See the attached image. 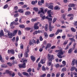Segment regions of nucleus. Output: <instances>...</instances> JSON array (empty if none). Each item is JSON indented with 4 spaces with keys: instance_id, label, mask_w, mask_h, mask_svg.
<instances>
[{
    "instance_id": "obj_1",
    "label": "nucleus",
    "mask_w": 77,
    "mask_h": 77,
    "mask_svg": "<svg viewBox=\"0 0 77 77\" xmlns=\"http://www.w3.org/2000/svg\"><path fill=\"white\" fill-rule=\"evenodd\" d=\"M20 62H23V63L22 64H18V66L19 68H25L26 67V62L27 63V60L22 59V60L20 61Z\"/></svg>"
},
{
    "instance_id": "obj_2",
    "label": "nucleus",
    "mask_w": 77,
    "mask_h": 77,
    "mask_svg": "<svg viewBox=\"0 0 77 77\" xmlns=\"http://www.w3.org/2000/svg\"><path fill=\"white\" fill-rule=\"evenodd\" d=\"M63 53L62 50L60 49V51L57 53V56L58 58H59L60 59H62V55H63Z\"/></svg>"
},
{
    "instance_id": "obj_3",
    "label": "nucleus",
    "mask_w": 77,
    "mask_h": 77,
    "mask_svg": "<svg viewBox=\"0 0 77 77\" xmlns=\"http://www.w3.org/2000/svg\"><path fill=\"white\" fill-rule=\"evenodd\" d=\"M29 46H28L27 47V51H26L25 53V54L24 55V56L25 57H28V53H29Z\"/></svg>"
},
{
    "instance_id": "obj_4",
    "label": "nucleus",
    "mask_w": 77,
    "mask_h": 77,
    "mask_svg": "<svg viewBox=\"0 0 77 77\" xmlns=\"http://www.w3.org/2000/svg\"><path fill=\"white\" fill-rule=\"evenodd\" d=\"M48 60H54V55L48 54Z\"/></svg>"
},
{
    "instance_id": "obj_5",
    "label": "nucleus",
    "mask_w": 77,
    "mask_h": 77,
    "mask_svg": "<svg viewBox=\"0 0 77 77\" xmlns=\"http://www.w3.org/2000/svg\"><path fill=\"white\" fill-rule=\"evenodd\" d=\"M8 54H15V51L14 50L11 49V50H8Z\"/></svg>"
},
{
    "instance_id": "obj_6",
    "label": "nucleus",
    "mask_w": 77,
    "mask_h": 77,
    "mask_svg": "<svg viewBox=\"0 0 77 77\" xmlns=\"http://www.w3.org/2000/svg\"><path fill=\"white\" fill-rule=\"evenodd\" d=\"M38 23H39V22L36 23L34 24V28L35 30H38V29H39V26H38Z\"/></svg>"
},
{
    "instance_id": "obj_7",
    "label": "nucleus",
    "mask_w": 77,
    "mask_h": 77,
    "mask_svg": "<svg viewBox=\"0 0 77 77\" xmlns=\"http://www.w3.org/2000/svg\"><path fill=\"white\" fill-rule=\"evenodd\" d=\"M42 33V31L39 30H38V31L36 30L34 32L33 34L34 35H36L38 34V33Z\"/></svg>"
},
{
    "instance_id": "obj_8",
    "label": "nucleus",
    "mask_w": 77,
    "mask_h": 77,
    "mask_svg": "<svg viewBox=\"0 0 77 77\" xmlns=\"http://www.w3.org/2000/svg\"><path fill=\"white\" fill-rule=\"evenodd\" d=\"M48 29L49 30L50 32H52L53 30V28H54V26H51V24H49L48 25Z\"/></svg>"
},
{
    "instance_id": "obj_9",
    "label": "nucleus",
    "mask_w": 77,
    "mask_h": 77,
    "mask_svg": "<svg viewBox=\"0 0 77 77\" xmlns=\"http://www.w3.org/2000/svg\"><path fill=\"white\" fill-rule=\"evenodd\" d=\"M51 47V44L50 43H48L46 45V46L45 48V49L47 50L48 49V48H49Z\"/></svg>"
},
{
    "instance_id": "obj_10",
    "label": "nucleus",
    "mask_w": 77,
    "mask_h": 77,
    "mask_svg": "<svg viewBox=\"0 0 77 77\" xmlns=\"http://www.w3.org/2000/svg\"><path fill=\"white\" fill-rule=\"evenodd\" d=\"M52 5H50L48 7V8L49 9L53 10V7H54V6H53L54 4L53 3H52Z\"/></svg>"
},
{
    "instance_id": "obj_11",
    "label": "nucleus",
    "mask_w": 77,
    "mask_h": 77,
    "mask_svg": "<svg viewBox=\"0 0 77 77\" xmlns=\"http://www.w3.org/2000/svg\"><path fill=\"white\" fill-rule=\"evenodd\" d=\"M52 60H48V62L47 63V64L49 66H50L51 65Z\"/></svg>"
},
{
    "instance_id": "obj_12",
    "label": "nucleus",
    "mask_w": 77,
    "mask_h": 77,
    "mask_svg": "<svg viewBox=\"0 0 77 77\" xmlns=\"http://www.w3.org/2000/svg\"><path fill=\"white\" fill-rule=\"evenodd\" d=\"M8 36H9V38H12L13 37V34L12 33H8Z\"/></svg>"
},
{
    "instance_id": "obj_13",
    "label": "nucleus",
    "mask_w": 77,
    "mask_h": 77,
    "mask_svg": "<svg viewBox=\"0 0 77 77\" xmlns=\"http://www.w3.org/2000/svg\"><path fill=\"white\" fill-rule=\"evenodd\" d=\"M31 60H32L33 62H35V60H36V58H35V57H34L33 56H31Z\"/></svg>"
},
{
    "instance_id": "obj_14",
    "label": "nucleus",
    "mask_w": 77,
    "mask_h": 77,
    "mask_svg": "<svg viewBox=\"0 0 77 77\" xmlns=\"http://www.w3.org/2000/svg\"><path fill=\"white\" fill-rule=\"evenodd\" d=\"M53 19L52 18H48V22L49 23V24H51V23H52V20Z\"/></svg>"
},
{
    "instance_id": "obj_15",
    "label": "nucleus",
    "mask_w": 77,
    "mask_h": 77,
    "mask_svg": "<svg viewBox=\"0 0 77 77\" xmlns=\"http://www.w3.org/2000/svg\"><path fill=\"white\" fill-rule=\"evenodd\" d=\"M4 32H3V31L2 30L1 31V32H0V38H2V36H4Z\"/></svg>"
},
{
    "instance_id": "obj_16",
    "label": "nucleus",
    "mask_w": 77,
    "mask_h": 77,
    "mask_svg": "<svg viewBox=\"0 0 77 77\" xmlns=\"http://www.w3.org/2000/svg\"><path fill=\"white\" fill-rule=\"evenodd\" d=\"M68 6L69 7H70L71 8H73L75 6V4H69V5H68Z\"/></svg>"
},
{
    "instance_id": "obj_17",
    "label": "nucleus",
    "mask_w": 77,
    "mask_h": 77,
    "mask_svg": "<svg viewBox=\"0 0 77 77\" xmlns=\"http://www.w3.org/2000/svg\"><path fill=\"white\" fill-rule=\"evenodd\" d=\"M18 32V30L16 29L14 30L13 32V36H14L15 35H17V33Z\"/></svg>"
},
{
    "instance_id": "obj_18",
    "label": "nucleus",
    "mask_w": 77,
    "mask_h": 77,
    "mask_svg": "<svg viewBox=\"0 0 77 77\" xmlns=\"http://www.w3.org/2000/svg\"><path fill=\"white\" fill-rule=\"evenodd\" d=\"M54 10H60V8L59 7V6H56L54 7Z\"/></svg>"
},
{
    "instance_id": "obj_19",
    "label": "nucleus",
    "mask_w": 77,
    "mask_h": 77,
    "mask_svg": "<svg viewBox=\"0 0 77 77\" xmlns=\"http://www.w3.org/2000/svg\"><path fill=\"white\" fill-rule=\"evenodd\" d=\"M30 14H31V13L30 11H26L25 14V15H30Z\"/></svg>"
},
{
    "instance_id": "obj_20",
    "label": "nucleus",
    "mask_w": 77,
    "mask_h": 77,
    "mask_svg": "<svg viewBox=\"0 0 77 77\" xmlns=\"http://www.w3.org/2000/svg\"><path fill=\"white\" fill-rule=\"evenodd\" d=\"M1 66L2 68H7L8 67V66L6 65H5L4 64H3L1 65Z\"/></svg>"
},
{
    "instance_id": "obj_21",
    "label": "nucleus",
    "mask_w": 77,
    "mask_h": 77,
    "mask_svg": "<svg viewBox=\"0 0 77 77\" xmlns=\"http://www.w3.org/2000/svg\"><path fill=\"white\" fill-rule=\"evenodd\" d=\"M18 12L20 13H23L24 12V10L23 9H19L18 10Z\"/></svg>"
},
{
    "instance_id": "obj_22",
    "label": "nucleus",
    "mask_w": 77,
    "mask_h": 77,
    "mask_svg": "<svg viewBox=\"0 0 77 77\" xmlns=\"http://www.w3.org/2000/svg\"><path fill=\"white\" fill-rule=\"evenodd\" d=\"M19 27L21 29H24V28H25V26L24 25H20L19 26Z\"/></svg>"
},
{
    "instance_id": "obj_23",
    "label": "nucleus",
    "mask_w": 77,
    "mask_h": 77,
    "mask_svg": "<svg viewBox=\"0 0 77 77\" xmlns=\"http://www.w3.org/2000/svg\"><path fill=\"white\" fill-rule=\"evenodd\" d=\"M45 30L46 32H47V31H48V24H47L45 25Z\"/></svg>"
},
{
    "instance_id": "obj_24",
    "label": "nucleus",
    "mask_w": 77,
    "mask_h": 77,
    "mask_svg": "<svg viewBox=\"0 0 77 77\" xmlns=\"http://www.w3.org/2000/svg\"><path fill=\"white\" fill-rule=\"evenodd\" d=\"M71 30L72 32H75L76 31V30H75V29H74V28L72 27L71 28Z\"/></svg>"
},
{
    "instance_id": "obj_25",
    "label": "nucleus",
    "mask_w": 77,
    "mask_h": 77,
    "mask_svg": "<svg viewBox=\"0 0 77 77\" xmlns=\"http://www.w3.org/2000/svg\"><path fill=\"white\" fill-rule=\"evenodd\" d=\"M50 5H53L52 3H46L45 5L47 7H48Z\"/></svg>"
},
{
    "instance_id": "obj_26",
    "label": "nucleus",
    "mask_w": 77,
    "mask_h": 77,
    "mask_svg": "<svg viewBox=\"0 0 77 77\" xmlns=\"http://www.w3.org/2000/svg\"><path fill=\"white\" fill-rule=\"evenodd\" d=\"M75 61V59H73V60L72 61V63L71 64L72 66H74V63Z\"/></svg>"
},
{
    "instance_id": "obj_27",
    "label": "nucleus",
    "mask_w": 77,
    "mask_h": 77,
    "mask_svg": "<svg viewBox=\"0 0 77 77\" xmlns=\"http://www.w3.org/2000/svg\"><path fill=\"white\" fill-rule=\"evenodd\" d=\"M44 35H45V37L46 38H47V37L48 36V35L47 34V32H45Z\"/></svg>"
},
{
    "instance_id": "obj_28",
    "label": "nucleus",
    "mask_w": 77,
    "mask_h": 77,
    "mask_svg": "<svg viewBox=\"0 0 77 77\" xmlns=\"http://www.w3.org/2000/svg\"><path fill=\"white\" fill-rule=\"evenodd\" d=\"M72 52V48H71L68 51V53H71Z\"/></svg>"
},
{
    "instance_id": "obj_29",
    "label": "nucleus",
    "mask_w": 77,
    "mask_h": 77,
    "mask_svg": "<svg viewBox=\"0 0 77 77\" xmlns=\"http://www.w3.org/2000/svg\"><path fill=\"white\" fill-rule=\"evenodd\" d=\"M0 60L2 62H4V61L3 60V58H2V57L1 55H0Z\"/></svg>"
},
{
    "instance_id": "obj_30",
    "label": "nucleus",
    "mask_w": 77,
    "mask_h": 77,
    "mask_svg": "<svg viewBox=\"0 0 77 77\" xmlns=\"http://www.w3.org/2000/svg\"><path fill=\"white\" fill-rule=\"evenodd\" d=\"M7 64L8 65V66H12V64H13V63H11L10 62H8L7 63Z\"/></svg>"
},
{
    "instance_id": "obj_31",
    "label": "nucleus",
    "mask_w": 77,
    "mask_h": 77,
    "mask_svg": "<svg viewBox=\"0 0 77 77\" xmlns=\"http://www.w3.org/2000/svg\"><path fill=\"white\" fill-rule=\"evenodd\" d=\"M12 72V71H9L8 70H5V73H7L8 74H9V73H11Z\"/></svg>"
},
{
    "instance_id": "obj_32",
    "label": "nucleus",
    "mask_w": 77,
    "mask_h": 77,
    "mask_svg": "<svg viewBox=\"0 0 77 77\" xmlns=\"http://www.w3.org/2000/svg\"><path fill=\"white\" fill-rule=\"evenodd\" d=\"M75 67L74 66H72V67L71 69H70V71H74L75 69Z\"/></svg>"
},
{
    "instance_id": "obj_33",
    "label": "nucleus",
    "mask_w": 77,
    "mask_h": 77,
    "mask_svg": "<svg viewBox=\"0 0 77 77\" xmlns=\"http://www.w3.org/2000/svg\"><path fill=\"white\" fill-rule=\"evenodd\" d=\"M44 59H42L41 60V61H40V63H42V64H44V63H45V61H44Z\"/></svg>"
},
{
    "instance_id": "obj_34",
    "label": "nucleus",
    "mask_w": 77,
    "mask_h": 77,
    "mask_svg": "<svg viewBox=\"0 0 77 77\" xmlns=\"http://www.w3.org/2000/svg\"><path fill=\"white\" fill-rule=\"evenodd\" d=\"M23 75H29L28 73L26 72H23Z\"/></svg>"
},
{
    "instance_id": "obj_35",
    "label": "nucleus",
    "mask_w": 77,
    "mask_h": 77,
    "mask_svg": "<svg viewBox=\"0 0 77 77\" xmlns=\"http://www.w3.org/2000/svg\"><path fill=\"white\" fill-rule=\"evenodd\" d=\"M33 10H34V11H38V8H35L34 7L33 8Z\"/></svg>"
},
{
    "instance_id": "obj_36",
    "label": "nucleus",
    "mask_w": 77,
    "mask_h": 77,
    "mask_svg": "<svg viewBox=\"0 0 77 77\" xmlns=\"http://www.w3.org/2000/svg\"><path fill=\"white\" fill-rule=\"evenodd\" d=\"M40 11L42 12V14H45V13L44 11V9H43V8H41V10Z\"/></svg>"
},
{
    "instance_id": "obj_37",
    "label": "nucleus",
    "mask_w": 77,
    "mask_h": 77,
    "mask_svg": "<svg viewBox=\"0 0 77 77\" xmlns=\"http://www.w3.org/2000/svg\"><path fill=\"white\" fill-rule=\"evenodd\" d=\"M56 20H57V18L56 17L54 18L53 21V23H54L56 21Z\"/></svg>"
},
{
    "instance_id": "obj_38",
    "label": "nucleus",
    "mask_w": 77,
    "mask_h": 77,
    "mask_svg": "<svg viewBox=\"0 0 77 77\" xmlns=\"http://www.w3.org/2000/svg\"><path fill=\"white\" fill-rule=\"evenodd\" d=\"M61 71H63V72H64V71H66V68H63L62 69Z\"/></svg>"
},
{
    "instance_id": "obj_39",
    "label": "nucleus",
    "mask_w": 77,
    "mask_h": 77,
    "mask_svg": "<svg viewBox=\"0 0 77 77\" xmlns=\"http://www.w3.org/2000/svg\"><path fill=\"white\" fill-rule=\"evenodd\" d=\"M60 72L57 73L56 75V77H59V76H60Z\"/></svg>"
},
{
    "instance_id": "obj_40",
    "label": "nucleus",
    "mask_w": 77,
    "mask_h": 77,
    "mask_svg": "<svg viewBox=\"0 0 77 77\" xmlns=\"http://www.w3.org/2000/svg\"><path fill=\"white\" fill-rule=\"evenodd\" d=\"M62 63L63 64V66H65V65H66V62H65V61H63L62 62Z\"/></svg>"
},
{
    "instance_id": "obj_41",
    "label": "nucleus",
    "mask_w": 77,
    "mask_h": 77,
    "mask_svg": "<svg viewBox=\"0 0 77 77\" xmlns=\"http://www.w3.org/2000/svg\"><path fill=\"white\" fill-rule=\"evenodd\" d=\"M31 29V28L30 27H27L25 28V30H30Z\"/></svg>"
},
{
    "instance_id": "obj_42",
    "label": "nucleus",
    "mask_w": 77,
    "mask_h": 77,
    "mask_svg": "<svg viewBox=\"0 0 77 77\" xmlns=\"http://www.w3.org/2000/svg\"><path fill=\"white\" fill-rule=\"evenodd\" d=\"M54 36V33L51 34L49 35V37H50V38H51L53 37Z\"/></svg>"
},
{
    "instance_id": "obj_43",
    "label": "nucleus",
    "mask_w": 77,
    "mask_h": 77,
    "mask_svg": "<svg viewBox=\"0 0 77 77\" xmlns=\"http://www.w3.org/2000/svg\"><path fill=\"white\" fill-rule=\"evenodd\" d=\"M8 8V4H6L5 5L3 8L4 9H6V8Z\"/></svg>"
},
{
    "instance_id": "obj_44",
    "label": "nucleus",
    "mask_w": 77,
    "mask_h": 77,
    "mask_svg": "<svg viewBox=\"0 0 77 77\" xmlns=\"http://www.w3.org/2000/svg\"><path fill=\"white\" fill-rule=\"evenodd\" d=\"M47 45V41L45 40L44 41H43V45Z\"/></svg>"
},
{
    "instance_id": "obj_45",
    "label": "nucleus",
    "mask_w": 77,
    "mask_h": 77,
    "mask_svg": "<svg viewBox=\"0 0 77 77\" xmlns=\"http://www.w3.org/2000/svg\"><path fill=\"white\" fill-rule=\"evenodd\" d=\"M21 45L20 46V48L21 49H23L24 48V45L22 43H21Z\"/></svg>"
},
{
    "instance_id": "obj_46",
    "label": "nucleus",
    "mask_w": 77,
    "mask_h": 77,
    "mask_svg": "<svg viewBox=\"0 0 77 77\" xmlns=\"http://www.w3.org/2000/svg\"><path fill=\"white\" fill-rule=\"evenodd\" d=\"M37 20L36 19H31V22H35V21H36Z\"/></svg>"
},
{
    "instance_id": "obj_47",
    "label": "nucleus",
    "mask_w": 77,
    "mask_h": 77,
    "mask_svg": "<svg viewBox=\"0 0 77 77\" xmlns=\"http://www.w3.org/2000/svg\"><path fill=\"white\" fill-rule=\"evenodd\" d=\"M57 31L59 33H62V29H57Z\"/></svg>"
},
{
    "instance_id": "obj_48",
    "label": "nucleus",
    "mask_w": 77,
    "mask_h": 77,
    "mask_svg": "<svg viewBox=\"0 0 77 77\" xmlns=\"http://www.w3.org/2000/svg\"><path fill=\"white\" fill-rule=\"evenodd\" d=\"M47 14H51V10H49L47 12Z\"/></svg>"
},
{
    "instance_id": "obj_49",
    "label": "nucleus",
    "mask_w": 77,
    "mask_h": 77,
    "mask_svg": "<svg viewBox=\"0 0 77 77\" xmlns=\"http://www.w3.org/2000/svg\"><path fill=\"white\" fill-rule=\"evenodd\" d=\"M69 39H70V40H71L72 41H73V42H75V39H74V38H69Z\"/></svg>"
},
{
    "instance_id": "obj_50",
    "label": "nucleus",
    "mask_w": 77,
    "mask_h": 77,
    "mask_svg": "<svg viewBox=\"0 0 77 77\" xmlns=\"http://www.w3.org/2000/svg\"><path fill=\"white\" fill-rule=\"evenodd\" d=\"M35 43H36V44H40V42L39 41V39H37Z\"/></svg>"
},
{
    "instance_id": "obj_51",
    "label": "nucleus",
    "mask_w": 77,
    "mask_h": 77,
    "mask_svg": "<svg viewBox=\"0 0 77 77\" xmlns=\"http://www.w3.org/2000/svg\"><path fill=\"white\" fill-rule=\"evenodd\" d=\"M18 40H19V37L18 36H17L16 38V41L15 42H17L18 41Z\"/></svg>"
},
{
    "instance_id": "obj_52",
    "label": "nucleus",
    "mask_w": 77,
    "mask_h": 77,
    "mask_svg": "<svg viewBox=\"0 0 77 77\" xmlns=\"http://www.w3.org/2000/svg\"><path fill=\"white\" fill-rule=\"evenodd\" d=\"M31 71H32V69H31L30 68H29L27 70V72H30Z\"/></svg>"
},
{
    "instance_id": "obj_53",
    "label": "nucleus",
    "mask_w": 77,
    "mask_h": 77,
    "mask_svg": "<svg viewBox=\"0 0 77 77\" xmlns=\"http://www.w3.org/2000/svg\"><path fill=\"white\" fill-rule=\"evenodd\" d=\"M40 59H41V58L40 57L36 61V63H38V62H39V60H40Z\"/></svg>"
},
{
    "instance_id": "obj_54",
    "label": "nucleus",
    "mask_w": 77,
    "mask_h": 77,
    "mask_svg": "<svg viewBox=\"0 0 77 77\" xmlns=\"http://www.w3.org/2000/svg\"><path fill=\"white\" fill-rule=\"evenodd\" d=\"M39 39L40 41H42V40H43V38H42V36H40Z\"/></svg>"
},
{
    "instance_id": "obj_55",
    "label": "nucleus",
    "mask_w": 77,
    "mask_h": 77,
    "mask_svg": "<svg viewBox=\"0 0 77 77\" xmlns=\"http://www.w3.org/2000/svg\"><path fill=\"white\" fill-rule=\"evenodd\" d=\"M29 45H32L33 44V43H32V40H30L29 41Z\"/></svg>"
},
{
    "instance_id": "obj_56",
    "label": "nucleus",
    "mask_w": 77,
    "mask_h": 77,
    "mask_svg": "<svg viewBox=\"0 0 77 77\" xmlns=\"http://www.w3.org/2000/svg\"><path fill=\"white\" fill-rule=\"evenodd\" d=\"M45 76H46V74H44L40 75V77H45Z\"/></svg>"
},
{
    "instance_id": "obj_57",
    "label": "nucleus",
    "mask_w": 77,
    "mask_h": 77,
    "mask_svg": "<svg viewBox=\"0 0 77 77\" xmlns=\"http://www.w3.org/2000/svg\"><path fill=\"white\" fill-rule=\"evenodd\" d=\"M42 71H45L46 70L45 68V66H42Z\"/></svg>"
},
{
    "instance_id": "obj_58",
    "label": "nucleus",
    "mask_w": 77,
    "mask_h": 77,
    "mask_svg": "<svg viewBox=\"0 0 77 77\" xmlns=\"http://www.w3.org/2000/svg\"><path fill=\"white\" fill-rule=\"evenodd\" d=\"M67 36H68V37H69V38H70L71 37H72V34H70L69 35V34H68L67 35Z\"/></svg>"
},
{
    "instance_id": "obj_59",
    "label": "nucleus",
    "mask_w": 77,
    "mask_h": 77,
    "mask_svg": "<svg viewBox=\"0 0 77 77\" xmlns=\"http://www.w3.org/2000/svg\"><path fill=\"white\" fill-rule=\"evenodd\" d=\"M62 38L63 39H65V38H66V36L65 35H62Z\"/></svg>"
},
{
    "instance_id": "obj_60",
    "label": "nucleus",
    "mask_w": 77,
    "mask_h": 77,
    "mask_svg": "<svg viewBox=\"0 0 77 77\" xmlns=\"http://www.w3.org/2000/svg\"><path fill=\"white\" fill-rule=\"evenodd\" d=\"M68 41L66 40L64 43V45H66V44L67 43H68Z\"/></svg>"
},
{
    "instance_id": "obj_61",
    "label": "nucleus",
    "mask_w": 77,
    "mask_h": 77,
    "mask_svg": "<svg viewBox=\"0 0 77 77\" xmlns=\"http://www.w3.org/2000/svg\"><path fill=\"white\" fill-rule=\"evenodd\" d=\"M38 67H39L40 68H41V67L42 66V65H41V63H38Z\"/></svg>"
},
{
    "instance_id": "obj_62",
    "label": "nucleus",
    "mask_w": 77,
    "mask_h": 77,
    "mask_svg": "<svg viewBox=\"0 0 77 77\" xmlns=\"http://www.w3.org/2000/svg\"><path fill=\"white\" fill-rule=\"evenodd\" d=\"M15 37H14L12 39V41L13 42H15Z\"/></svg>"
},
{
    "instance_id": "obj_63",
    "label": "nucleus",
    "mask_w": 77,
    "mask_h": 77,
    "mask_svg": "<svg viewBox=\"0 0 77 77\" xmlns=\"http://www.w3.org/2000/svg\"><path fill=\"white\" fill-rule=\"evenodd\" d=\"M14 25H18L19 23L18 22H14Z\"/></svg>"
},
{
    "instance_id": "obj_64",
    "label": "nucleus",
    "mask_w": 77,
    "mask_h": 77,
    "mask_svg": "<svg viewBox=\"0 0 77 77\" xmlns=\"http://www.w3.org/2000/svg\"><path fill=\"white\" fill-rule=\"evenodd\" d=\"M32 41L33 42V44L34 43V44H36V40H35V39H33L32 40Z\"/></svg>"
}]
</instances>
